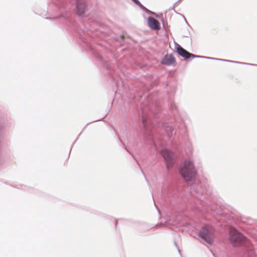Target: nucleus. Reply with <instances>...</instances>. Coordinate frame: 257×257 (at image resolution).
Returning a JSON list of instances; mask_svg holds the SVG:
<instances>
[{"label": "nucleus", "instance_id": "7", "mask_svg": "<svg viewBox=\"0 0 257 257\" xmlns=\"http://www.w3.org/2000/svg\"><path fill=\"white\" fill-rule=\"evenodd\" d=\"M162 155L167 162V166L172 163L173 154L168 150H165L162 151Z\"/></svg>", "mask_w": 257, "mask_h": 257}, {"label": "nucleus", "instance_id": "6", "mask_svg": "<svg viewBox=\"0 0 257 257\" xmlns=\"http://www.w3.org/2000/svg\"><path fill=\"white\" fill-rule=\"evenodd\" d=\"M177 53L182 57H184L185 59L189 58L191 56L194 57V55L187 52L186 50L183 49L180 45H178L177 48Z\"/></svg>", "mask_w": 257, "mask_h": 257}, {"label": "nucleus", "instance_id": "2", "mask_svg": "<svg viewBox=\"0 0 257 257\" xmlns=\"http://www.w3.org/2000/svg\"><path fill=\"white\" fill-rule=\"evenodd\" d=\"M229 238L231 243L235 246L242 244L246 239L245 236L233 227L230 228Z\"/></svg>", "mask_w": 257, "mask_h": 257}, {"label": "nucleus", "instance_id": "8", "mask_svg": "<svg viewBox=\"0 0 257 257\" xmlns=\"http://www.w3.org/2000/svg\"><path fill=\"white\" fill-rule=\"evenodd\" d=\"M85 4L80 2H77L76 6V13L78 15H82L84 13Z\"/></svg>", "mask_w": 257, "mask_h": 257}, {"label": "nucleus", "instance_id": "4", "mask_svg": "<svg viewBox=\"0 0 257 257\" xmlns=\"http://www.w3.org/2000/svg\"><path fill=\"white\" fill-rule=\"evenodd\" d=\"M148 24L149 26L153 30H158L160 28L159 22L153 17H148Z\"/></svg>", "mask_w": 257, "mask_h": 257}, {"label": "nucleus", "instance_id": "3", "mask_svg": "<svg viewBox=\"0 0 257 257\" xmlns=\"http://www.w3.org/2000/svg\"><path fill=\"white\" fill-rule=\"evenodd\" d=\"M214 229L211 226L206 225L200 231L201 237L209 244L212 243L214 238Z\"/></svg>", "mask_w": 257, "mask_h": 257}, {"label": "nucleus", "instance_id": "1", "mask_svg": "<svg viewBox=\"0 0 257 257\" xmlns=\"http://www.w3.org/2000/svg\"><path fill=\"white\" fill-rule=\"evenodd\" d=\"M180 174L186 181L191 180L195 176L196 171L191 160L184 161L183 166L180 170Z\"/></svg>", "mask_w": 257, "mask_h": 257}, {"label": "nucleus", "instance_id": "5", "mask_svg": "<svg viewBox=\"0 0 257 257\" xmlns=\"http://www.w3.org/2000/svg\"><path fill=\"white\" fill-rule=\"evenodd\" d=\"M162 63L166 65H175V58L172 55H166L162 60Z\"/></svg>", "mask_w": 257, "mask_h": 257}]
</instances>
